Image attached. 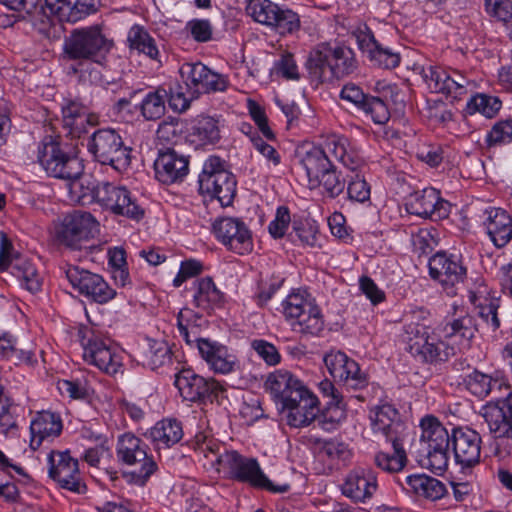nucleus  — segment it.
<instances>
[{"label": "nucleus", "mask_w": 512, "mask_h": 512, "mask_svg": "<svg viewBox=\"0 0 512 512\" xmlns=\"http://www.w3.org/2000/svg\"><path fill=\"white\" fill-rule=\"evenodd\" d=\"M99 0H45L46 8L61 22L75 23L96 12Z\"/></svg>", "instance_id": "32"}, {"label": "nucleus", "mask_w": 512, "mask_h": 512, "mask_svg": "<svg viewBox=\"0 0 512 512\" xmlns=\"http://www.w3.org/2000/svg\"><path fill=\"white\" fill-rule=\"evenodd\" d=\"M199 191L229 206L236 195V179L218 156H210L203 164L198 179Z\"/></svg>", "instance_id": "11"}, {"label": "nucleus", "mask_w": 512, "mask_h": 512, "mask_svg": "<svg viewBox=\"0 0 512 512\" xmlns=\"http://www.w3.org/2000/svg\"><path fill=\"white\" fill-rule=\"evenodd\" d=\"M12 249L10 240L2 233L0 242V270L11 268V272L20 280L22 286L31 293L38 292L41 288V279L37 270L28 261L14 264L11 258Z\"/></svg>", "instance_id": "27"}, {"label": "nucleus", "mask_w": 512, "mask_h": 512, "mask_svg": "<svg viewBox=\"0 0 512 512\" xmlns=\"http://www.w3.org/2000/svg\"><path fill=\"white\" fill-rule=\"evenodd\" d=\"M168 92L158 88L146 94L141 102V114L146 120H157L165 114Z\"/></svg>", "instance_id": "47"}, {"label": "nucleus", "mask_w": 512, "mask_h": 512, "mask_svg": "<svg viewBox=\"0 0 512 512\" xmlns=\"http://www.w3.org/2000/svg\"><path fill=\"white\" fill-rule=\"evenodd\" d=\"M196 291L193 302L196 307L203 310L219 307L223 302V293L216 287L211 277H204L196 281Z\"/></svg>", "instance_id": "43"}, {"label": "nucleus", "mask_w": 512, "mask_h": 512, "mask_svg": "<svg viewBox=\"0 0 512 512\" xmlns=\"http://www.w3.org/2000/svg\"><path fill=\"white\" fill-rule=\"evenodd\" d=\"M483 226L498 248L504 247L512 239V218L501 208L490 207L483 212Z\"/></svg>", "instance_id": "33"}, {"label": "nucleus", "mask_w": 512, "mask_h": 512, "mask_svg": "<svg viewBox=\"0 0 512 512\" xmlns=\"http://www.w3.org/2000/svg\"><path fill=\"white\" fill-rule=\"evenodd\" d=\"M188 159L172 149L160 151L154 162L155 176L163 184L182 181L188 173Z\"/></svg>", "instance_id": "30"}, {"label": "nucleus", "mask_w": 512, "mask_h": 512, "mask_svg": "<svg viewBox=\"0 0 512 512\" xmlns=\"http://www.w3.org/2000/svg\"><path fill=\"white\" fill-rule=\"evenodd\" d=\"M486 12L499 21L508 22L512 19V2L510 0H485Z\"/></svg>", "instance_id": "57"}, {"label": "nucleus", "mask_w": 512, "mask_h": 512, "mask_svg": "<svg viewBox=\"0 0 512 512\" xmlns=\"http://www.w3.org/2000/svg\"><path fill=\"white\" fill-rule=\"evenodd\" d=\"M481 414L495 438L494 454L506 458L511 453L512 441V391L499 400H491L481 409Z\"/></svg>", "instance_id": "6"}, {"label": "nucleus", "mask_w": 512, "mask_h": 512, "mask_svg": "<svg viewBox=\"0 0 512 512\" xmlns=\"http://www.w3.org/2000/svg\"><path fill=\"white\" fill-rule=\"evenodd\" d=\"M147 451V444L133 433L127 432L118 437L116 446L118 461L123 465L135 467L132 471L124 473L127 482L143 486L156 471L157 464Z\"/></svg>", "instance_id": "3"}, {"label": "nucleus", "mask_w": 512, "mask_h": 512, "mask_svg": "<svg viewBox=\"0 0 512 512\" xmlns=\"http://www.w3.org/2000/svg\"><path fill=\"white\" fill-rule=\"evenodd\" d=\"M315 183V188L322 187L323 192L330 198L339 196L345 189L346 182L337 172L334 165L322 173Z\"/></svg>", "instance_id": "49"}, {"label": "nucleus", "mask_w": 512, "mask_h": 512, "mask_svg": "<svg viewBox=\"0 0 512 512\" xmlns=\"http://www.w3.org/2000/svg\"><path fill=\"white\" fill-rule=\"evenodd\" d=\"M37 160L49 176L64 181L76 178L84 170L82 160L66 152L53 136L44 137L38 147Z\"/></svg>", "instance_id": "10"}, {"label": "nucleus", "mask_w": 512, "mask_h": 512, "mask_svg": "<svg viewBox=\"0 0 512 512\" xmlns=\"http://www.w3.org/2000/svg\"><path fill=\"white\" fill-rule=\"evenodd\" d=\"M48 474L59 486L72 492L82 493L85 485L81 481L78 460L69 450L51 451L48 455Z\"/></svg>", "instance_id": "21"}, {"label": "nucleus", "mask_w": 512, "mask_h": 512, "mask_svg": "<svg viewBox=\"0 0 512 512\" xmlns=\"http://www.w3.org/2000/svg\"><path fill=\"white\" fill-rule=\"evenodd\" d=\"M96 203L115 216L139 221L144 217V209L137 199L124 186L102 182L96 191Z\"/></svg>", "instance_id": "14"}, {"label": "nucleus", "mask_w": 512, "mask_h": 512, "mask_svg": "<svg viewBox=\"0 0 512 512\" xmlns=\"http://www.w3.org/2000/svg\"><path fill=\"white\" fill-rule=\"evenodd\" d=\"M323 422L332 425L339 424L346 418V404L341 395L333 396V400L327 402V407L322 413Z\"/></svg>", "instance_id": "53"}, {"label": "nucleus", "mask_w": 512, "mask_h": 512, "mask_svg": "<svg viewBox=\"0 0 512 512\" xmlns=\"http://www.w3.org/2000/svg\"><path fill=\"white\" fill-rule=\"evenodd\" d=\"M299 164L305 171L308 186L311 189L315 188V183L318 181L319 176L333 165L325 152L322 151V148L318 146H313L300 153Z\"/></svg>", "instance_id": "37"}, {"label": "nucleus", "mask_w": 512, "mask_h": 512, "mask_svg": "<svg viewBox=\"0 0 512 512\" xmlns=\"http://www.w3.org/2000/svg\"><path fill=\"white\" fill-rule=\"evenodd\" d=\"M275 70L288 80H299L300 78L296 62L291 54H283L275 62Z\"/></svg>", "instance_id": "61"}, {"label": "nucleus", "mask_w": 512, "mask_h": 512, "mask_svg": "<svg viewBox=\"0 0 512 512\" xmlns=\"http://www.w3.org/2000/svg\"><path fill=\"white\" fill-rule=\"evenodd\" d=\"M220 468L227 470L230 478L239 482L248 483L255 488H261L273 493H285L290 490V485L285 483L274 485L262 471L255 458L242 456L235 450L225 451L217 458Z\"/></svg>", "instance_id": "8"}, {"label": "nucleus", "mask_w": 512, "mask_h": 512, "mask_svg": "<svg viewBox=\"0 0 512 512\" xmlns=\"http://www.w3.org/2000/svg\"><path fill=\"white\" fill-rule=\"evenodd\" d=\"M471 82L456 70L450 71L443 94L450 95L453 98H459L468 91Z\"/></svg>", "instance_id": "56"}, {"label": "nucleus", "mask_w": 512, "mask_h": 512, "mask_svg": "<svg viewBox=\"0 0 512 512\" xmlns=\"http://www.w3.org/2000/svg\"><path fill=\"white\" fill-rule=\"evenodd\" d=\"M15 406L0 384V428L7 432L16 427Z\"/></svg>", "instance_id": "51"}, {"label": "nucleus", "mask_w": 512, "mask_h": 512, "mask_svg": "<svg viewBox=\"0 0 512 512\" xmlns=\"http://www.w3.org/2000/svg\"><path fill=\"white\" fill-rule=\"evenodd\" d=\"M421 458L422 466L442 472L448 466V449L451 444V435L446 428L433 416H426L421 420Z\"/></svg>", "instance_id": "4"}, {"label": "nucleus", "mask_w": 512, "mask_h": 512, "mask_svg": "<svg viewBox=\"0 0 512 512\" xmlns=\"http://www.w3.org/2000/svg\"><path fill=\"white\" fill-rule=\"evenodd\" d=\"M147 364L151 369H157L171 361V351L164 342H155L150 345L146 353Z\"/></svg>", "instance_id": "52"}, {"label": "nucleus", "mask_w": 512, "mask_h": 512, "mask_svg": "<svg viewBox=\"0 0 512 512\" xmlns=\"http://www.w3.org/2000/svg\"><path fill=\"white\" fill-rule=\"evenodd\" d=\"M66 182L71 201L84 204L89 198L96 202V191L100 183L95 184L89 175L83 172L76 178L67 179Z\"/></svg>", "instance_id": "45"}, {"label": "nucleus", "mask_w": 512, "mask_h": 512, "mask_svg": "<svg viewBox=\"0 0 512 512\" xmlns=\"http://www.w3.org/2000/svg\"><path fill=\"white\" fill-rule=\"evenodd\" d=\"M149 437L158 449L168 448L182 439V426L176 420L165 419L157 422L156 425L151 428Z\"/></svg>", "instance_id": "41"}, {"label": "nucleus", "mask_w": 512, "mask_h": 512, "mask_svg": "<svg viewBox=\"0 0 512 512\" xmlns=\"http://www.w3.org/2000/svg\"><path fill=\"white\" fill-rule=\"evenodd\" d=\"M318 403L317 397H308V399L302 400L296 405L283 408L287 411V424L294 428L309 426L320 412Z\"/></svg>", "instance_id": "39"}, {"label": "nucleus", "mask_w": 512, "mask_h": 512, "mask_svg": "<svg viewBox=\"0 0 512 512\" xmlns=\"http://www.w3.org/2000/svg\"><path fill=\"white\" fill-rule=\"evenodd\" d=\"M283 313L291 323L294 332L304 335H318L324 327L321 311L311 300L299 293H292L282 303Z\"/></svg>", "instance_id": "13"}, {"label": "nucleus", "mask_w": 512, "mask_h": 512, "mask_svg": "<svg viewBox=\"0 0 512 512\" xmlns=\"http://www.w3.org/2000/svg\"><path fill=\"white\" fill-rule=\"evenodd\" d=\"M291 218L287 207L280 206L276 211L275 219L269 224V232L274 238L284 236Z\"/></svg>", "instance_id": "60"}, {"label": "nucleus", "mask_w": 512, "mask_h": 512, "mask_svg": "<svg viewBox=\"0 0 512 512\" xmlns=\"http://www.w3.org/2000/svg\"><path fill=\"white\" fill-rule=\"evenodd\" d=\"M408 207L411 214L433 221L444 219L449 215V203L443 200L434 188L415 192L410 198Z\"/></svg>", "instance_id": "28"}, {"label": "nucleus", "mask_w": 512, "mask_h": 512, "mask_svg": "<svg viewBox=\"0 0 512 512\" xmlns=\"http://www.w3.org/2000/svg\"><path fill=\"white\" fill-rule=\"evenodd\" d=\"M429 274L449 295L456 294L459 285L464 283L467 270L461 258L446 252H437L428 262Z\"/></svg>", "instance_id": "17"}, {"label": "nucleus", "mask_w": 512, "mask_h": 512, "mask_svg": "<svg viewBox=\"0 0 512 512\" xmlns=\"http://www.w3.org/2000/svg\"><path fill=\"white\" fill-rule=\"evenodd\" d=\"M512 142V118L496 122L486 136L489 147Z\"/></svg>", "instance_id": "50"}, {"label": "nucleus", "mask_w": 512, "mask_h": 512, "mask_svg": "<svg viewBox=\"0 0 512 512\" xmlns=\"http://www.w3.org/2000/svg\"><path fill=\"white\" fill-rule=\"evenodd\" d=\"M402 337L409 353L422 362L447 361L453 353V348L431 335L429 327L424 323L414 320L407 322L404 325Z\"/></svg>", "instance_id": "7"}, {"label": "nucleus", "mask_w": 512, "mask_h": 512, "mask_svg": "<svg viewBox=\"0 0 512 512\" xmlns=\"http://www.w3.org/2000/svg\"><path fill=\"white\" fill-rule=\"evenodd\" d=\"M246 12L254 21L274 27L280 33H293L300 28L297 13L290 9H282L271 0H249Z\"/></svg>", "instance_id": "16"}, {"label": "nucleus", "mask_w": 512, "mask_h": 512, "mask_svg": "<svg viewBox=\"0 0 512 512\" xmlns=\"http://www.w3.org/2000/svg\"><path fill=\"white\" fill-rule=\"evenodd\" d=\"M202 263L197 260H187L181 263L179 272L173 280L175 287H180L188 278L194 277L202 272Z\"/></svg>", "instance_id": "64"}, {"label": "nucleus", "mask_w": 512, "mask_h": 512, "mask_svg": "<svg viewBox=\"0 0 512 512\" xmlns=\"http://www.w3.org/2000/svg\"><path fill=\"white\" fill-rule=\"evenodd\" d=\"M340 97L369 115L376 124H385L390 118L388 108L382 99L365 94L361 87L354 83L345 84Z\"/></svg>", "instance_id": "25"}, {"label": "nucleus", "mask_w": 512, "mask_h": 512, "mask_svg": "<svg viewBox=\"0 0 512 512\" xmlns=\"http://www.w3.org/2000/svg\"><path fill=\"white\" fill-rule=\"evenodd\" d=\"M450 72L435 66L423 69V77L429 88L436 93H443Z\"/></svg>", "instance_id": "55"}, {"label": "nucleus", "mask_w": 512, "mask_h": 512, "mask_svg": "<svg viewBox=\"0 0 512 512\" xmlns=\"http://www.w3.org/2000/svg\"><path fill=\"white\" fill-rule=\"evenodd\" d=\"M477 330L474 317L468 314L448 322L444 327L446 337L459 338L466 346H469Z\"/></svg>", "instance_id": "46"}, {"label": "nucleus", "mask_w": 512, "mask_h": 512, "mask_svg": "<svg viewBox=\"0 0 512 512\" xmlns=\"http://www.w3.org/2000/svg\"><path fill=\"white\" fill-rule=\"evenodd\" d=\"M370 438L375 442H389L394 453L380 452L375 456L376 465L387 472H398L404 468L407 455L404 449L409 431L400 420L399 413L390 404L375 407L370 412Z\"/></svg>", "instance_id": "1"}, {"label": "nucleus", "mask_w": 512, "mask_h": 512, "mask_svg": "<svg viewBox=\"0 0 512 512\" xmlns=\"http://www.w3.org/2000/svg\"><path fill=\"white\" fill-rule=\"evenodd\" d=\"M88 151L102 165H109L118 172L131 164V148L126 146L121 135L114 129L96 130L89 138Z\"/></svg>", "instance_id": "9"}, {"label": "nucleus", "mask_w": 512, "mask_h": 512, "mask_svg": "<svg viewBox=\"0 0 512 512\" xmlns=\"http://www.w3.org/2000/svg\"><path fill=\"white\" fill-rule=\"evenodd\" d=\"M63 125L72 137L86 133V125L97 124V117L89 114L87 108L77 101H70L62 109Z\"/></svg>", "instance_id": "36"}, {"label": "nucleus", "mask_w": 512, "mask_h": 512, "mask_svg": "<svg viewBox=\"0 0 512 512\" xmlns=\"http://www.w3.org/2000/svg\"><path fill=\"white\" fill-rule=\"evenodd\" d=\"M213 233L229 250L240 255L253 249L251 232L238 218L224 217L214 221Z\"/></svg>", "instance_id": "22"}, {"label": "nucleus", "mask_w": 512, "mask_h": 512, "mask_svg": "<svg viewBox=\"0 0 512 512\" xmlns=\"http://www.w3.org/2000/svg\"><path fill=\"white\" fill-rule=\"evenodd\" d=\"M406 483L417 496L431 501L441 499L446 493L445 485L440 480L425 474L410 475Z\"/></svg>", "instance_id": "40"}, {"label": "nucleus", "mask_w": 512, "mask_h": 512, "mask_svg": "<svg viewBox=\"0 0 512 512\" xmlns=\"http://www.w3.org/2000/svg\"><path fill=\"white\" fill-rule=\"evenodd\" d=\"M501 105L497 97L477 94L468 101L466 111L468 114L480 113L487 118H492L498 113Z\"/></svg>", "instance_id": "48"}, {"label": "nucleus", "mask_w": 512, "mask_h": 512, "mask_svg": "<svg viewBox=\"0 0 512 512\" xmlns=\"http://www.w3.org/2000/svg\"><path fill=\"white\" fill-rule=\"evenodd\" d=\"M174 385L183 400L189 402L219 401L225 391L215 379H206L190 368H183L175 374Z\"/></svg>", "instance_id": "15"}, {"label": "nucleus", "mask_w": 512, "mask_h": 512, "mask_svg": "<svg viewBox=\"0 0 512 512\" xmlns=\"http://www.w3.org/2000/svg\"><path fill=\"white\" fill-rule=\"evenodd\" d=\"M62 428V421L57 414L48 411L38 413L30 424L31 449L37 450L45 439L59 436Z\"/></svg>", "instance_id": "35"}, {"label": "nucleus", "mask_w": 512, "mask_h": 512, "mask_svg": "<svg viewBox=\"0 0 512 512\" xmlns=\"http://www.w3.org/2000/svg\"><path fill=\"white\" fill-rule=\"evenodd\" d=\"M324 363L330 375L352 389H360L367 384L358 363L341 351H331L324 356Z\"/></svg>", "instance_id": "23"}, {"label": "nucleus", "mask_w": 512, "mask_h": 512, "mask_svg": "<svg viewBox=\"0 0 512 512\" xmlns=\"http://www.w3.org/2000/svg\"><path fill=\"white\" fill-rule=\"evenodd\" d=\"M198 351L202 359L215 373L228 374L235 370L238 362L228 348L216 341L200 340Z\"/></svg>", "instance_id": "31"}, {"label": "nucleus", "mask_w": 512, "mask_h": 512, "mask_svg": "<svg viewBox=\"0 0 512 512\" xmlns=\"http://www.w3.org/2000/svg\"><path fill=\"white\" fill-rule=\"evenodd\" d=\"M66 277L72 287L81 295L91 298L97 303H107L116 296V291L108 285L102 276L79 266H68Z\"/></svg>", "instance_id": "20"}, {"label": "nucleus", "mask_w": 512, "mask_h": 512, "mask_svg": "<svg viewBox=\"0 0 512 512\" xmlns=\"http://www.w3.org/2000/svg\"><path fill=\"white\" fill-rule=\"evenodd\" d=\"M377 490V479L373 470L357 467L351 470L341 485L342 494L354 503H365Z\"/></svg>", "instance_id": "26"}, {"label": "nucleus", "mask_w": 512, "mask_h": 512, "mask_svg": "<svg viewBox=\"0 0 512 512\" xmlns=\"http://www.w3.org/2000/svg\"><path fill=\"white\" fill-rule=\"evenodd\" d=\"M481 436L469 428H454L451 445L455 461L462 468H470L480 461Z\"/></svg>", "instance_id": "24"}, {"label": "nucleus", "mask_w": 512, "mask_h": 512, "mask_svg": "<svg viewBox=\"0 0 512 512\" xmlns=\"http://www.w3.org/2000/svg\"><path fill=\"white\" fill-rule=\"evenodd\" d=\"M127 41L131 50L160 62V51L156 41L144 27L133 25L128 32Z\"/></svg>", "instance_id": "42"}, {"label": "nucleus", "mask_w": 512, "mask_h": 512, "mask_svg": "<svg viewBox=\"0 0 512 512\" xmlns=\"http://www.w3.org/2000/svg\"><path fill=\"white\" fill-rule=\"evenodd\" d=\"M83 359L107 374H116L121 366V358L110 346L109 339H103L93 330H85L82 336Z\"/></svg>", "instance_id": "18"}, {"label": "nucleus", "mask_w": 512, "mask_h": 512, "mask_svg": "<svg viewBox=\"0 0 512 512\" xmlns=\"http://www.w3.org/2000/svg\"><path fill=\"white\" fill-rule=\"evenodd\" d=\"M347 193L350 200L364 203L370 199V186L356 174L348 184Z\"/></svg>", "instance_id": "58"}, {"label": "nucleus", "mask_w": 512, "mask_h": 512, "mask_svg": "<svg viewBox=\"0 0 512 512\" xmlns=\"http://www.w3.org/2000/svg\"><path fill=\"white\" fill-rule=\"evenodd\" d=\"M179 73L192 98L211 91L222 92L228 85L226 77L211 71L200 62L182 64Z\"/></svg>", "instance_id": "19"}, {"label": "nucleus", "mask_w": 512, "mask_h": 512, "mask_svg": "<svg viewBox=\"0 0 512 512\" xmlns=\"http://www.w3.org/2000/svg\"><path fill=\"white\" fill-rule=\"evenodd\" d=\"M320 147L329 159L330 156L334 157L351 171L358 170L364 163L361 155L349 148L348 139L343 136H328Z\"/></svg>", "instance_id": "34"}, {"label": "nucleus", "mask_w": 512, "mask_h": 512, "mask_svg": "<svg viewBox=\"0 0 512 512\" xmlns=\"http://www.w3.org/2000/svg\"><path fill=\"white\" fill-rule=\"evenodd\" d=\"M321 451L331 460H346L350 456L348 445L338 440L325 441Z\"/></svg>", "instance_id": "63"}, {"label": "nucleus", "mask_w": 512, "mask_h": 512, "mask_svg": "<svg viewBox=\"0 0 512 512\" xmlns=\"http://www.w3.org/2000/svg\"><path fill=\"white\" fill-rule=\"evenodd\" d=\"M251 347L267 365L275 366L280 363L281 355L272 343L263 339H255L251 342Z\"/></svg>", "instance_id": "54"}, {"label": "nucleus", "mask_w": 512, "mask_h": 512, "mask_svg": "<svg viewBox=\"0 0 512 512\" xmlns=\"http://www.w3.org/2000/svg\"><path fill=\"white\" fill-rule=\"evenodd\" d=\"M112 41L102 32L99 25L73 29L64 40L63 51L70 60H90L101 63L110 51Z\"/></svg>", "instance_id": "5"}, {"label": "nucleus", "mask_w": 512, "mask_h": 512, "mask_svg": "<svg viewBox=\"0 0 512 512\" xmlns=\"http://www.w3.org/2000/svg\"><path fill=\"white\" fill-rule=\"evenodd\" d=\"M193 39L197 42H207L212 37V26L208 20L193 19L187 23Z\"/></svg>", "instance_id": "62"}, {"label": "nucleus", "mask_w": 512, "mask_h": 512, "mask_svg": "<svg viewBox=\"0 0 512 512\" xmlns=\"http://www.w3.org/2000/svg\"><path fill=\"white\" fill-rule=\"evenodd\" d=\"M464 383L473 395L479 398L491 395L493 401L499 400L512 391L506 379L499 373L489 375L476 369L465 376Z\"/></svg>", "instance_id": "29"}, {"label": "nucleus", "mask_w": 512, "mask_h": 512, "mask_svg": "<svg viewBox=\"0 0 512 512\" xmlns=\"http://www.w3.org/2000/svg\"><path fill=\"white\" fill-rule=\"evenodd\" d=\"M369 59L379 67L391 69L399 65L400 57L398 54L383 48L381 45L369 56Z\"/></svg>", "instance_id": "59"}, {"label": "nucleus", "mask_w": 512, "mask_h": 512, "mask_svg": "<svg viewBox=\"0 0 512 512\" xmlns=\"http://www.w3.org/2000/svg\"><path fill=\"white\" fill-rule=\"evenodd\" d=\"M187 137L197 146L216 143L220 139L218 120L204 115L196 117L188 128Z\"/></svg>", "instance_id": "38"}, {"label": "nucleus", "mask_w": 512, "mask_h": 512, "mask_svg": "<svg viewBox=\"0 0 512 512\" xmlns=\"http://www.w3.org/2000/svg\"><path fill=\"white\" fill-rule=\"evenodd\" d=\"M298 381L299 379L291 372L280 369L268 375L265 381V388L276 401L282 404L285 396H288L290 391L298 385Z\"/></svg>", "instance_id": "44"}, {"label": "nucleus", "mask_w": 512, "mask_h": 512, "mask_svg": "<svg viewBox=\"0 0 512 512\" xmlns=\"http://www.w3.org/2000/svg\"><path fill=\"white\" fill-rule=\"evenodd\" d=\"M98 226V221L90 212L75 210L56 227V240L70 250L87 249V242L98 231Z\"/></svg>", "instance_id": "12"}, {"label": "nucleus", "mask_w": 512, "mask_h": 512, "mask_svg": "<svg viewBox=\"0 0 512 512\" xmlns=\"http://www.w3.org/2000/svg\"><path fill=\"white\" fill-rule=\"evenodd\" d=\"M306 68L313 80L322 83L352 74L357 63L349 47L321 44L309 53Z\"/></svg>", "instance_id": "2"}]
</instances>
